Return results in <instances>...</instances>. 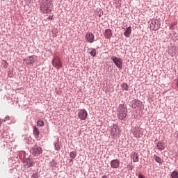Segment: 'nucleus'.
<instances>
[{
	"label": "nucleus",
	"mask_w": 178,
	"mask_h": 178,
	"mask_svg": "<svg viewBox=\"0 0 178 178\" xmlns=\"http://www.w3.org/2000/svg\"><path fill=\"white\" fill-rule=\"evenodd\" d=\"M131 158L133 160V162H138V161H139L138 154L136 152L132 153Z\"/></svg>",
	"instance_id": "obj_12"
},
{
	"label": "nucleus",
	"mask_w": 178,
	"mask_h": 178,
	"mask_svg": "<svg viewBox=\"0 0 178 178\" xmlns=\"http://www.w3.org/2000/svg\"><path fill=\"white\" fill-rule=\"evenodd\" d=\"M48 20H52V19H54V17L52 16H49L48 17Z\"/></svg>",
	"instance_id": "obj_29"
},
{
	"label": "nucleus",
	"mask_w": 178,
	"mask_h": 178,
	"mask_svg": "<svg viewBox=\"0 0 178 178\" xmlns=\"http://www.w3.org/2000/svg\"><path fill=\"white\" fill-rule=\"evenodd\" d=\"M111 134L113 137H118L120 134V128H119V126L114 124L111 129Z\"/></svg>",
	"instance_id": "obj_4"
},
{
	"label": "nucleus",
	"mask_w": 178,
	"mask_h": 178,
	"mask_svg": "<svg viewBox=\"0 0 178 178\" xmlns=\"http://www.w3.org/2000/svg\"><path fill=\"white\" fill-rule=\"evenodd\" d=\"M26 165L29 166V168H31L33 166V161L30 159H26L25 161Z\"/></svg>",
	"instance_id": "obj_21"
},
{
	"label": "nucleus",
	"mask_w": 178,
	"mask_h": 178,
	"mask_svg": "<svg viewBox=\"0 0 178 178\" xmlns=\"http://www.w3.org/2000/svg\"><path fill=\"white\" fill-rule=\"evenodd\" d=\"M118 118H120V120H123L127 116V109L124 104H120L118 108Z\"/></svg>",
	"instance_id": "obj_1"
},
{
	"label": "nucleus",
	"mask_w": 178,
	"mask_h": 178,
	"mask_svg": "<svg viewBox=\"0 0 178 178\" xmlns=\"http://www.w3.org/2000/svg\"><path fill=\"white\" fill-rule=\"evenodd\" d=\"M54 145L57 151H59L60 149V147H59V144H58V143H56Z\"/></svg>",
	"instance_id": "obj_27"
},
{
	"label": "nucleus",
	"mask_w": 178,
	"mask_h": 178,
	"mask_svg": "<svg viewBox=\"0 0 178 178\" xmlns=\"http://www.w3.org/2000/svg\"><path fill=\"white\" fill-rule=\"evenodd\" d=\"M41 3V5H47V6H51V5H52L51 0H42Z\"/></svg>",
	"instance_id": "obj_17"
},
{
	"label": "nucleus",
	"mask_w": 178,
	"mask_h": 178,
	"mask_svg": "<svg viewBox=\"0 0 178 178\" xmlns=\"http://www.w3.org/2000/svg\"><path fill=\"white\" fill-rule=\"evenodd\" d=\"M153 159H154V161H156L157 163H162L163 162L162 159L156 154L154 155Z\"/></svg>",
	"instance_id": "obj_16"
},
{
	"label": "nucleus",
	"mask_w": 178,
	"mask_h": 178,
	"mask_svg": "<svg viewBox=\"0 0 178 178\" xmlns=\"http://www.w3.org/2000/svg\"><path fill=\"white\" fill-rule=\"evenodd\" d=\"M156 148H157V149H159V151H163V149H165V143L159 142L156 145Z\"/></svg>",
	"instance_id": "obj_13"
},
{
	"label": "nucleus",
	"mask_w": 178,
	"mask_h": 178,
	"mask_svg": "<svg viewBox=\"0 0 178 178\" xmlns=\"http://www.w3.org/2000/svg\"><path fill=\"white\" fill-rule=\"evenodd\" d=\"M32 154L35 156H38L40 154H42V148L41 147H35L32 149Z\"/></svg>",
	"instance_id": "obj_10"
},
{
	"label": "nucleus",
	"mask_w": 178,
	"mask_h": 178,
	"mask_svg": "<svg viewBox=\"0 0 178 178\" xmlns=\"http://www.w3.org/2000/svg\"><path fill=\"white\" fill-rule=\"evenodd\" d=\"M91 56H95V55H97V50L95 49H92L90 52Z\"/></svg>",
	"instance_id": "obj_25"
},
{
	"label": "nucleus",
	"mask_w": 178,
	"mask_h": 178,
	"mask_svg": "<svg viewBox=\"0 0 178 178\" xmlns=\"http://www.w3.org/2000/svg\"><path fill=\"white\" fill-rule=\"evenodd\" d=\"M49 8H51V6H48L47 4L40 5V10L43 13H49V12H51V9H49Z\"/></svg>",
	"instance_id": "obj_11"
},
{
	"label": "nucleus",
	"mask_w": 178,
	"mask_h": 178,
	"mask_svg": "<svg viewBox=\"0 0 178 178\" xmlns=\"http://www.w3.org/2000/svg\"><path fill=\"white\" fill-rule=\"evenodd\" d=\"M171 177L172 178H178V172L177 171H173L171 173Z\"/></svg>",
	"instance_id": "obj_23"
},
{
	"label": "nucleus",
	"mask_w": 178,
	"mask_h": 178,
	"mask_svg": "<svg viewBox=\"0 0 178 178\" xmlns=\"http://www.w3.org/2000/svg\"><path fill=\"white\" fill-rule=\"evenodd\" d=\"M120 165V160L114 159L111 161V166L113 169H118Z\"/></svg>",
	"instance_id": "obj_9"
},
{
	"label": "nucleus",
	"mask_w": 178,
	"mask_h": 178,
	"mask_svg": "<svg viewBox=\"0 0 178 178\" xmlns=\"http://www.w3.org/2000/svg\"><path fill=\"white\" fill-rule=\"evenodd\" d=\"M33 133L35 137H38V136H40V130L36 127H33Z\"/></svg>",
	"instance_id": "obj_15"
},
{
	"label": "nucleus",
	"mask_w": 178,
	"mask_h": 178,
	"mask_svg": "<svg viewBox=\"0 0 178 178\" xmlns=\"http://www.w3.org/2000/svg\"><path fill=\"white\" fill-rule=\"evenodd\" d=\"M138 178H145V177H144L143 175H139Z\"/></svg>",
	"instance_id": "obj_28"
},
{
	"label": "nucleus",
	"mask_w": 178,
	"mask_h": 178,
	"mask_svg": "<svg viewBox=\"0 0 178 178\" xmlns=\"http://www.w3.org/2000/svg\"><path fill=\"white\" fill-rule=\"evenodd\" d=\"M70 162H73V159H70Z\"/></svg>",
	"instance_id": "obj_32"
},
{
	"label": "nucleus",
	"mask_w": 178,
	"mask_h": 178,
	"mask_svg": "<svg viewBox=\"0 0 178 178\" xmlns=\"http://www.w3.org/2000/svg\"><path fill=\"white\" fill-rule=\"evenodd\" d=\"M38 59V57L36 56H31L27 58V59L25 60V62L26 65H33V63H35V62H37Z\"/></svg>",
	"instance_id": "obj_7"
},
{
	"label": "nucleus",
	"mask_w": 178,
	"mask_h": 178,
	"mask_svg": "<svg viewBox=\"0 0 178 178\" xmlns=\"http://www.w3.org/2000/svg\"><path fill=\"white\" fill-rule=\"evenodd\" d=\"M52 65L56 69H60L62 67V61H60V58L56 56L54 57L52 61Z\"/></svg>",
	"instance_id": "obj_3"
},
{
	"label": "nucleus",
	"mask_w": 178,
	"mask_h": 178,
	"mask_svg": "<svg viewBox=\"0 0 178 178\" xmlns=\"http://www.w3.org/2000/svg\"><path fill=\"white\" fill-rule=\"evenodd\" d=\"M161 27V24H159V20L155 19L152 21L150 24V30L153 31H156Z\"/></svg>",
	"instance_id": "obj_2"
},
{
	"label": "nucleus",
	"mask_w": 178,
	"mask_h": 178,
	"mask_svg": "<svg viewBox=\"0 0 178 178\" xmlns=\"http://www.w3.org/2000/svg\"><path fill=\"white\" fill-rule=\"evenodd\" d=\"M95 38V37L94 36V34H92V33H87L86 35V41L87 42H89L90 44L94 42V39Z\"/></svg>",
	"instance_id": "obj_8"
},
{
	"label": "nucleus",
	"mask_w": 178,
	"mask_h": 178,
	"mask_svg": "<svg viewBox=\"0 0 178 178\" xmlns=\"http://www.w3.org/2000/svg\"><path fill=\"white\" fill-rule=\"evenodd\" d=\"M2 124V121L0 120V126Z\"/></svg>",
	"instance_id": "obj_31"
},
{
	"label": "nucleus",
	"mask_w": 178,
	"mask_h": 178,
	"mask_svg": "<svg viewBox=\"0 0 178 178\" xmlns=\"http://www.w3.org/2000/svg\"><path fill=\"white\" fill-rule=\"evenodd\" d=\"M102 178H108V177L106 175H103Z\"/></svg>",
	"instance_id": "obj_30"
},
{
	"label": "nucleus",
	"mask_w": 178,
	"mask_h": 178,
	"mask_svg": "<svg viewBox=\"0 0 178 178\" xmlns=\"http://www.w3.org/2000/svg\"><path fill=\"white\" fill-rule=\"evenodd\" d=\"M140 100H134L132 102V108H136L137 106H140Z\"/></svg>",
	"instance_id": "obj_19"
},
{
	"label": "nucleus",
	"mask_w": 178,
	"mask_h": 178,
	"mask_svg": "<svg viewBox=\"0 0 178 178\" xmlns=\"http://www.w3.org/2000/svg\"><path fill=\"white\" fill-rule=\"evenodd\" d=\"M37 126H40V127L44 126V121H42V120L38 121Z\"/></svg>",
	"instance_id": "obj_26"
},
{
	"label": "nucleus",
	"mask_w": 178,
	"mask_h": 178,
	"mask_svg": "<svg viewBox=\"0 0 178 178\" xmlns=\"http://www.w3.org/2000/svg\"><path fill=\"white\" fill-rule=\"evenodd\" d=\"M70 155V158H72V159H74V158L77 156V153H76V152H71Z\"/></svg>",
	"instance_id": "obj_24"
},
{
	"label": "nucleus",
	"mask_w": 178,
	"mask_h": 178,
	"mask_svg": "<svg viewBox=\"0 0 178 178\" xmlns=\"http://www.w3.org/2000/svg\"><path fill=\"white\" fill-rule=\"evenodd\" d=\"M87 111L85 109H81L78 112V118L81 119V120H86L88 116Z\"/></svg>",
	"instance_id": "obj_6"
},
{
	"label": "nucleus",
	"mask_w": 178,
	"mask_h": 178,
	"mask_svg": "<svg viewBox=\"0 0 178 178\" xmlns=\"http://www.w3.org/2000/svg\"><path fill=\"white\" fill-rule=\"evenodd\" d=\"M134 137H136V138H140V137H141V134L140 133V131L138 129H136L134 132Z\"/></svg>",
	"instance_id": "obj_20"
},
{
	"label": "nucleus",
	"mask_w": 178,
	"mask_h": 178,
	"mask_svg": "<svg viewBox=\"0 0 178 178\" xmlns=\"http://www.w3.org/2000/svg\"><path fill=\"white\" fill-rule=\"evenodd\" d=\"M130 34H131V26H129L127 28L126 31L124 33V35L125 37H130Z\"/></svg>",
	"instance_id": "obj_14"
},
{
	"label": "nucleus",
	"mask_w": 178,
	"mask_h": 178,
	"mask_svg": "<svg viewBox=\"0 0 178 178\" xmlns=\"http://www.w3.org/2000/svg\"><path fill=\"white\" fill-rule=\"evenodd\" d=\"M113 63H115V66L118 67V69H122L123 67V61L122 60V58H118V57H113L111 58Z\"/></svg>",
	"instance_id": "obj_5"
},
{
	"label": "nucleus",
	"mask_w": 178,
	"mask_h": 178,
	"mask_svg": "<svg viewBox=\"0 0 178 178\" xmlns=\"http://www.w3.org/2000/svg\"><path fill=\"white\" fill-rule=\"evenodd\" d=\"M112 35V31L110 29H106L105 30V37L106 38H109Z\"/></svg>",
	"instance_id": "obj_18"
},
{
	"label": "nucleus",
	"mask_w": 178,
	"mask_h": 178,
	"mask_svg": "<svg viewBox=\"0 0 178 178\" xmlns=\"http://www.w3.org/2000/svg\"><path fill=\"white\" fill-rule=\"evenodd\" d=\"M121 87L124 91H127L129 90V85L126 83H122Z\"/></svg>",
	"instance_id": "obj_22"
}]
</instances>
